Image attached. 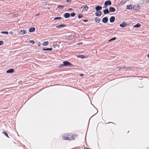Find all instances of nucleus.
Returning a JSON list of instances; mask_svg holds the SVG:
<instances>
[{"mask_svg":"<svg viewBox=\"0 0 149 149\" xmlns=\"http://www.w3.org/2000/svg\"><path fill=\"white\" fill-rule=\"evenodd\" d=\"M77 134H66L62 136V138L63 140H69L70 141L74 140L75 137H77Z\"/></svg>","mask_w":149,"mask_h":149,"instance_id":"obj_1","label":"nucleus"},{"mask_svg":"<svg viewBox=\"0 0 149 149\" xmlns=\"http://www.w3.org/2000/svg\"><path fill=\"white\" fill-rule=\"evenodd\" d=\"M72 65L70 62L68 61H65L63 62V64H61L60 65L59 67H61L63 66H73Z\"/></svg>","mask_w":149,"mask_h":149,"instance_id":"obj_2","label":"nucleus"},{"mask_svg":"<svg viewBox=\"0 0 149 149\" xmlns=\"http://www.w3.org/2000/svg\"><path fill=\"white\" fill-rule=\"evenodd\" d=\"M104 4L106 6H107L108 5L111 6V2L110 0H108L105 2Z\"/></svg>","mask_w":149,"mask_h":149,"instance_id":"obj_3","label":"nucleus"},{"mask_svg":"<svg viewBox=\"0 0 149 149\" xmlns=\"http://www.w3.org/2000/svg\"><path fill=\"white\" fill-rule=\"evenodd\" d=\"M102 8V7L101 6H97L95 7V9L97 11H98L101 10Z\"/></svg>","mask_w":149,"mask_h":149,"instance_id":"obj_4","label":"nucleus"},{"mask_svg":"<svg viewBox=\"0 0 149 149\" xmlns=\"http://www.w3.org/2000/svg\"><path fill=\"white\" fill-rule=\"evenodd\" d=\"M75 37V36L73 35H71L67 37V39L70 40H72Z\"/></svg>","mask_w":149,"mask_h":149,"instance_id":"obj_5","label":"nucleus"},{"mask_svg":"<svg viewBox=\"0 0 149 149\" xmlns=\"http://www.w3.org/2000/svg\"><path fill=\"white\" fill-rule=\"evenodd\" d=\"M139 6L138 4L134 5L133 7V9L134 10H137L139 9Z\"/></svg>","mask_w":149,"mask_h":149,"instance_id":"obj_6","label":"nucleus"},{"mask_svg":"<svg viewBox=\"0 0 149 149\" xmlns=\"http://www.w3.org/2000/svg\"><path fill=\"white\" fill-rule=\"evenodd\" d=\"M108 19L107 17H104L102 19V22L104 23H107L108 21Z\"/></svg>","mask_w":149,"mask_h":149,"instance_id":"obj_7","label":"nucleus"},{"mask_svg":"<svg viewBox=\"0 0 149 149\" xmlns=\"http://www.w3.org/2000/svg\"><path fill=\"white\" fill-rule=\"evenodd\" d=\"M63 16L65 18H67L70 17V14L69 13H66L64 14Z\"/></svg>","mask_w":149,"mask_h":149,"instance_id":"obj_8","label":"nucleus"},{"mask_svg":"<svg viewBox=\"0 0 149 149\" xmlns=\"http://www.w3.org/2000/svg\"><path fill=\"white\" fill-rule=\"evenodd\" d=\"M115 19V17L114 16H111L110 18V22L111 23L113 22Z\"/></svg>","mask_w":149,"mask_h":149,"instance_id":"obj_9","label":"nucleus"},{"mask_svg":"<svg viewBox=\"0 0 149 149\" xmlns=\"http://www.w3.org/2000/svg\"><path fill=\"white\" fill-rule=\"evenodd\" d=\"M109 10L110 12H114L115 11V8L112 7H110L109 8Z\"/></svg>","mask_w":149,"mask_h":149,"instance_id":"obj_10","label":"nucleus"},{"mask_svg":"<svg viewBox=\"0 0 149 149\" xmlns=\"http://www.w3.org/2000/svg\"><path fill=\"white\" fill-rule=\"evenodd\" d=\"M66 25L65 24H61L56 26V28H61L64 27L66 26Z\"/></svg>","mask_w":149,"mask_h":149,"instance_id":"obj_11","label":"nucleus"},{"mask_svg":"<svg viewBox=\"0 0 149 149\" xmlns=\"http://www.w3.org/2000/svg\"><path fill=\"white\" fill-rule=\"evenodd\" d=\"M127 25V24L125 23V22H123L120 25V26L121 27H124Z\"/></svg>","mask_w":149,"mask_h":149,"instance_id":"obj_12","label":"nucleus"},{"mask_svg":"<svg viewBox=\"0 0 149 149\" xmlns=\"http://www.w3.org/2000/svg\"><path fill=\"white\" fill-rule=\"evenodd\" d=\"M14 70L13 69H10L8 70L6 72L7 73H12L14 72Z\"/></svg>","mask_w":149,"mask_h":149,"instance_id":"obj_13","label":"nucleus"},{"mask_svg":"<svg viewBox=\"0 0 149 149\" xmlns=\"http://www.w3.org/2000/svg\"><path fill=\"white\" fill-rule=\"evenodd\" d=\"M101 19L98 17H96L95 19V22L97 23H99L100 22Z\"/></svg>","mask_w":149,"mask_h":149,"instance_id":"obj_14","label":"nucleus"},{"mask_svg":"<svg viewBox=\"0 0 149 149\" xmlns=\"http://www.w3.org/2000/svg\"><path fill=\"white\" fill-rule=\"evenodd\" d=\"M26 33V30H21L19 31V33L20 34H22V35H23L24 34H25Z\"/></svg>","mask_w":149,"mask_h":149,"instance_id":"obj_15","label":"nucleus"},{"mask_svg":"<svg viewBox=\"0 0 149 149\" xmlns=\"http://www.w3.org/2000/svg\"><path fill=\"white\" fill-rule=\"evenodd\" d=\"M35 28L34 27H32L30 28L29 31L30 32H33L35 31Z\"/></svg>","mask_w":149,"mask_h":149,"instance_id":"obj_16","label":"nucleus"},{"mask_svg":"<svg viewBox=\"0 0 149 149\" xmlns=\"http://www.w3.org/2000/svg\"><path fill=\"white\" fill-rule=\"evenodd\" d=\"M103 12L104 14L106 15L108 14L110 12V11L108 9H106L103 10Z\"/></svg>","mask_w":149,"mask_h":149,"instance_id":"obj_17","label":"nucleus"},{"mask_svg":"<svg viewBox=\"0 0 149 149\" xmlns=\"http://www.w3.org/2000/svg\"><path fill=\"white\" fill-rule=\"evenodd\" d=\"M81 8L84 9L86 11H87L88 9V6L86 5L83 6L81 7Z\"/></svg>","mask_w":149,"mask_h":149,"instance_id":"obj_18","label":"nucleus"},{"mask_svg":"<svg viewBox=\"0 0 149 149\" xmlns=\"http://www.w3.org/2000/svg\"><path fill=\"white\" fill-rule=\"evenodd\" d=\"M52 48H47V49H42V50L43 51H48V50L51 51L52 50Z\"/></svg>","mask_w":149,"mask_h":149,"instance_id":"obj_19","label":"nucleus"},{"mask_svg":"<svg viewBox=\"0 0 149 149\" xmlns=\"http://www.w3.org/2000/svg\"><path fill=\"white\" fill-rule=\"evenodd\" d=\"M49 42L48 41L42 43L43 46H47L48 45Z\"/></svg>","mask_w":149,"mask_h":149,"instance_id":"obj_20","label":"nucleus"},{"mask_svg":"<svg viewBox=\"0 0 149 149\" xmlns=\"http://www.w3.org/2000/svg\"><path fill=\"white\" fill-rule=\"evenodd\" d=\"M132 8V6L131 5H127V9H131Z\"/></svg>","mask_w":149,"mask_h":149,"instance_id":"obj_21","label":"nucleus"},{"mask_svg":"<svg viewBox=\"0 0 149 149\" xmlns=\"http://www.w3.org/2000/svg\"><path fill=\"white\" fill-rule=\"evenodd\" d=\"M141 26V25L139 23H137L134 26V27L139 28Z\"/></svg>","mask_w":149,"mask_h":149,"instance_id":"obj_22","label":"nucleus"},{"mask_svg":"<svg viewBox=\"0 0 149 149\" xmlns=\"http://www.w3.org/2000/svg\"><path fill=\"white\" fill-rule=\"evenodd\" d=\"M64 7V6L61 5H58L57 7V8H60L61 9L63 8Z\"/></svg>","mask_w":149,"mask_h":149,"instance_id":"obj_23","label":"nucleus"},{"mask_svg":"<svg viewBox=\"0 0 149 149\" xmlns=\"http://www.w3.org/2000/svg\"><path fill=\"white\" fill-rule=\"evenodd\" d=\"M2 133L4 134L8 138H9V136H8V134L5 131H3V132H2Z\"/></svg>","mask_w":149,"mask_h":149,"instance_id":"obj_24","label":"nucleus"},{"mask_svg":"<svg viewBox=\"0 0 149 149\" xmlns=\"http://www.w3.org/2000/svg\"><path fill=\"white\" fill-rule=\"evenodd\" d=\"M78 18L80 19L83 17V15L80 14L78 15Z\"/></svg>","mask_w":149,"mask_h":149,"instance_id":"obj_25","label":"nucleus"},{"mask_svg":"<svg viewBox=\"0 0 149 149\" xmlns=\"http://www.w3.org/2000/svg\"><path fill=\"white\" fill-rule=\"evenodd\" d=\"M97 11L96 13H95V15L96 16H101V14H100L97 13Z\"/></svg>","mask_w":149,"mask_h":149,"instance_id":"obj_26","label":"nucleus"},{"mask_svg":"<svg viewBox=\"0 0 149 149\" xmlns=\"http://www.w3.org/2000/svg\"><path fill=\"white\" fill-rule=\"evenodd\" d=\"M116 39V37H113L109 40V42H110L111 41L115 40Z\"/></svg>","mask_w":149,"mask_h":149,"instance_id":"obj_27","label":"nucleus"},{"mask_svg":"<svg viewBox=\"0 0 149 149\" xmlns=\"http://www.w3.org/2000/svg\"><path fill=\"white\" fill-rule=\"evenodd\" d=\"M61 19V17H56L54 18V20L60 19Z\"/></svg>","mask_w":149,"mask_h":149,"instance_id":"obj_28","label":"nucleus"},{"mask_svg":"<svg viewBox=\"0 0 149 149\" xmlns=\"http://www.w3.org/2000/svg\"><path fill=\"white\" fill-rule=\"evenodd\" d=\"M75 14L74 13H71L70 15H71V16L72 17H73L75 16Z\"/></svg>","mask_w":149,"mask_h":149,"instance_id":"obj_29","label":"nucleus"},{"mask_svg":"<svg viewBox=\"0 0 149 149\" xmlns=\"http://www.w3.org/2000/svg\"><path fill=\"white\" fill-rule=\"evenodd\" d=\"M1 33L3 34H8V31H2L1 32Z\"/></svg>","mask_w":149,"mask_h":149,"instance_id":"obj_30","label":"nucleus"},{"mask_svg":"<svg viewBox=\"0 0 149 149\" xmlns=\"http://www.w3.org/2000/svg\"><path fill=\"white\" fill-rule=\"evenodd\" d=\"M78 56L81 58H84V56L82 55H80L79 56Z\"/></svg>","mask_w":149,"mask_h":149,"instance_id":"obj_31","label":"nucleus"},{"mask_svg":"<svg viewBox=\"0 0 149 149\" xmlns=\"http://www.w3.org/2000/svg\"><path fill=\"white\" fill-rule=\"evenodd\" d=\"M3 44V41H0V46L2 45Z\"/></svg>","mask_w":149,"mask_h":149,"instance_id":"obj_32","label":"nucleus"},{"mask_svg":"<svg viewBox=\"0 0 149 149\" xmlns=\"http://www.w3.org/2000/svg\"><path fill=\"white\" fill-rule=\"evenodd\" d=\"M30 43H32V44H34V42L33 40H30L29 42Z\"/></svg>","mask_w":149,"mask_h":149,"instance_id":"obj_33","label":"nucleus"},{"mask_svg":"<svg viewBox=\"0 0 149 149\" xmlns=\"http://www.w3.org/2000/svg\"><path fill=\"white\" fill-rule=\"evenodd\" d=\"M83 21L84 22H88V20L87 19H84L83 20Z\"/></svg>","mask_w":149,"mask_h":149,"instance_id":"obj_34","label":"nucleus"},{"mask_svg":"<svg viewBox=\"0 0 149 149\" xmlns=\"http://www.w3.org/2000/svg\"><path fill=\"white\" fill-rule=\"evenodd\" d=\"M71 1V0H66V1L68 3L70 2Z\"/></svg>","mask_w":149,"mask_h":149,"instance_id":"obj_35","label":"nucleus"},{"mask_svg":"<svg viewBox=\"0 0 149 149\" xmlns=\"http://www.w3.org/2000/svg\"><path fill=\"white\" fill-rule=\"evenodd\" d=\"M98 13H99L100 14H101V15L102 14V12L101 11H98Z\"/></svg>","mask_w":149,"mask_h":149,"instance_id":"obj_36","label":"nucleus"},{"mask_svg":"<svg viewBox=\"0 0 149 149\" xmlns=\"http://www.w3.org/2000/svg\"><path fill=\"white\" fill-rule=\"evenodd\" d=\"M68 10H73V9L71 8H69L68 9Z\"/></svg>","mask_w":149,"mask_h":149,"instance_id":"obj_37","label":"nucleus"},{"mask_svg":"<svg viewBox=\"0 0 149 149\" xmlns=\"http://www.w3.org/2000/svg\"><path fill=\"white\" fill-rule=\"evenodd\" d=\"M145 1H146V2H149V0H145Z\"/></svg>","mask_w":149,"mask_h":149,"instance_id":"obj_38","label":"nucleus"},{"mask_svg":"<svg viewBox=\"0 0 149 149\" xmlns=\"http://www.w3.org/2000/svg\"><path fill=\"white\" fill-rule=\"evenodd\" d=\"M107 7V6H105V5H104V6L103 7V8H106Z\"/></svg>","mask_w":149,"mask_h":149,"instance_id":"obj_39","label":"nucleus"},{"mask_svg":"<svg viewBox=\"0 0 149 149\" xmlns=\"http://www.w3.org/2000/svg\"><path fill=\"white\" fill-rule=\"evenodd\" d=\"M80 75L81 76H83L84 75L83 74H80Z\"/></svg>","mask_w":149,"mask_h":149,"instance_id":"obj_40","label":"nucleus"},{"mask_svg":"<svg viewBox=\"0 0 149 149\" xmlns=\"http://www.w3.org/2000/svg\"><path fill=\"white\" fill-rule=\"evenodd\" d=\"M40 43L38 44V47H40Z\"/></svg>","mask_w":149,"mask_h":149,"instance_id":"obj_41","label":"nucleus"},{"mask_svg":"<svg viewBox=\"0 0 149 149\" xmlns=\"http://www.w3.org/2000/svg\"><path fill=\"white\" fill-rule=\"evenodd\" d=\"M10 34H13V33H12V31H10Z\"/></svg>","mask_w":149,"mask_h":149,"instance_id":"obj_42","label":"nucleus"},{"mask_svg":"<svg viewBox=\"0 0 149 149\" xmlns=\"http://www.w3.org/2000/svg\"><path fill=\"white\" fill-rule=\"evenodd\" d=\"M39 13H38L36 15V16H38V15H39Z\"/></svg>","mask_w":149,"mask_h":149,"instance_id":"obj_43","label":"nucleus"},{"mask_svg":"<svg viewBox=\"0 0 149 149\" xmlns=\"http://www.w3.org/2000/svg\"><path fill=\"white\" fill-rule=\"evenodd\" d=\"M148 58H149V54H148Z\"/></svg>","mask_w":149,"mask_h":149,"instance_id":"obj_44","label":"nucleus"},{"mask_svg":"<svg viewBox=\"0 0 149 149\" xmlns=\"http://www.w3.org/2000/svg\"><path fill=\"white\" fill-rule=\"evenodd\" d=\"M126 1H129V0H125Z\"/></svg>","mask_w":149,"mask_h":149,"instance_id":"obj_45","label":"nucleus"}]
</instances>
